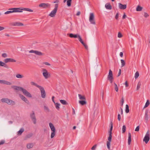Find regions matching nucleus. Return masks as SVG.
Segmentation results:
<instances>
[{"label": "nucleus", "instance_id": "1", "mask_svg": "<svg viewBox=\"0 0 150 150\" xmlns=\"http://www.w3.org/2000/svg\"><path fill=\"white\" fill-rule=\"evenodd\" d=\"M11 87L15 90H20L22 91L23 94L26 97L29 98H31L32 97L31 95L29 92L22 87L16 86H13Z\"/></svg>", "mask_w": 150, "mask_h": 150}, {"label": "nucleus", "instance_id": "2", "mask_svg": "<svg viewBox=\"0 0 150 150\" xmlns=\"http://www.w3.org/2000/svg\"><path fill=\"white\" fill-rule=\"evenodd\" d=\"M9 10H12L13 11V13L14 12H22V10L26 11L29 12H33V10L32 9L24 8H14L9 9Z\"/></svg>", "mask_w": 150, "mask_h": 150}, {"label": "nucleus", "instance_id": "3", "mask_svg": "<svg viewBox=\"0 0 150 150\" xmlns=\"http://www.w3.org/2000/svg\"><path fill=\"white\" fill-rule=\"evenodd\" d=\"M89 21L91 24L95 25L96 24L94 19V15L93 13H90L89 18Z\"/></svg>", "mask_w": 150, "mask_h": 150}, {"label": "nucleus", "instance_id": "4", "mask_svg": "<svg viewBox=\"0 0 150 150\" xmlns=\"http://www.w3.org/2000/svg\"><path fill=\"white\" fill-rule=\"evenodd\" d=\"M110 130L109 131L108 133L109 134V136L108 137V141L111 142L112 140V130L113 128V123L112 122H111L110 123Z\"/></svg>", "mask_w": 150, "mask_h": 150}, {"label": "nucleus", "instance_id": "5", "mask_svg": "<svg viewBox=\"0 0 150 150\" xmlns=\"http://www.w3.org/2000/svg\"><path fill=\"white\" fill-rule=\"evenodd\" d=\"M113 77L112 71L111 69L109 70V74L108 76V79L110 82V83H112L113 81Z\"/></svg>", "mask_w": 150, "mask_h": 150}, {"label": "nucleus", "instance_id": "6", "mask_svg": "<svg viewBox=\"0 0 150 150\" xmlns=\"http://www.w3.org/2000/svg\"><path fill=\"white\" fill-rule=\"evenodd\" d=\"M150 139V136L149 131H148L146 134V135L143 139V141L146 144H147Z\"/></svg>", "mask_w": 150, "mask_h": 150}, {"label": "nucleus", "instance_id": "7", "mask_svg": "<svg viewBox=\"0 0 150 150\" xmlns=\"http://www.w3.org/2000/svg\"><path fill=\"white\" fill-rule=\"evenodd\" d=\"M42 71H43V75L45 79H47L50 77V75L49 74L47 70L46 69H43Z\"/></svg>", "mask_w": 150, "mask_h": 150}, {"label": "nucleus", "instance_id": "8", "mask_svg": "<svg viewBox=\"0 0 150 150\" xmlns=\"http://www.w3.org/2000/svg\"><path fill=\"white\" fill-rule=\"evenodd\" d=\"M30 117L34 124H36V119L34 111L32 112V113L30 114Z\"/></svg>", "mask_w": 150, "mask_h": 150}, {"label": "nucleus", "instance_id": "9", "mask_svg": "<svg viewBox=\"0 0 150 150\" xmlns=\"http://www.w3.org/2000/svg\"><path fill=\"white\" fill-rule=\"evenodd\" d=\"M39 88L42 97L43 98H45L46 97V93L44 88L40 86Z\"/></svg>", "mask_w": 150, "mask_h": 150}, {"label": "nucleus", "instance_id": "10", "mask_svg": "<svg viewBox=\"0 0 150 150\" xmlns=\"http://www.w3.org/2000/svg\"><path fill=\"white\" fill-rule=\"evenodd\" d=\"M50 6V5L48 3H42L39 5V7L43 8H46Z\"/></svg>", "mask_w": 150, "mask_h": 150}, {"label": "nucleus", "instance_id": "11", "mask_svg": "<svg viewBox=\"0 0 150 150\" xmlns=\"http://www.w3.org/2000/svg\"><path fill=\"white\" fill-rule=\"evenodd\" d=\"M10 25L13 26H22L24 25L23 23L19 22H13L10 23Z\"/></svg>", "mask_w": 150, "mask_h": 150}, {"label": "nucleus", "instance_id": "12", "mask_svg": "<svg viewBox=\"0 0 150 150\" xmlns=\"http://www.w3.org/2000/svg\"><path fill=\"white\" fill-rule=\"evenodd\" d=\"M19 96L21 99L28 104H29V102L28 99L23 95L21 94L19 95Z\"/></svg>", "mask_w": 150, "mask_h": 150}, {"label": "nucleus", "instance_id": "13", "mask_svg": "<svg viewBox=\"0 0 150 150\" xmlns=\"http://www.w3.org/2000/svg\"><path fill=\"white\" fill-rule=\"evenodd\" d=\"M4 61L5 63H7L8 62H16V61L12 58H6L4 59Z\"/></svg>", "mask_w": 150, "mask_h": 150}, {"label": "nucleus", "instance_id": "14", "mask_svg": "<svg viewBox=\"0 0 150 150\" xmlns=\"http://www.w3.org/2000/svg\"><path fill=\"white\" fill-rule=\"evenodd\" d=\"M0 83L8 85H11L12 84V83L11 82L4 80H0Z\"/></svg>", "mask_w": 150, "mask_h": 150}, {"label": "nucleus", "instance_id": "15", "mask_svg": "<svg viewBox=\"0 0 150 150\" xmlns=\"http://www.w3.org/2000/svg\"><path fill=\"white\" fill-rule=\"evenodd\" d=\"M118 7L119 8L121 9H125L127 8V5L126 4H122L120 3H119Z\"/></svg>", "mask_w": 150, "mask_h": 150}, {"label": "nucleus", "instance_id": "16", "mask_svg": "<svg viewBox=\"0 0 150 150\" xmlns=\"http://www.w3.org/2000/svg\"><path fill=\"white\" fill-rule=\"evenodd\" d=\"M57 11L53 9L49 14V16L51 17H54L56 14Z\"/></svg>", "mask_w": 150, "mask_h": 150}, {"label": "nucleus", "instance_id": "17", "mask_svg": "<svg viewBox=\"0 0 150 150\" xmlns=\"http://www.w3.org/2000/svg\"><path fill=\"white\" fill-rule=\"evenodd\" d=\"M69 35V36L71 38H76L78 37V36L79 35L78 34H74L72 33H70L68 34Z\"/></svg>", "mask_w": 150, "mask_h": 150}, {"label": "nucleus", "instance_id": "18", "mask_svg": "<svg viewBox=\"0 0 150 150\" xmlns=\"http://www.w3.org/2000/svg\"><path fill=\"white\" fill-rule=\"evenodd\" d=\"M149 110H146L145 111V116H144V118L145 120L146 121H147L149 119V117L148 116V113Z\"/></svg>", "mask_w": 150, "mask_h": 150}, {"label": "nucleus", "instance_id": "19", "mask_svg": "<svg viewBox=\"0 0 150 150\" xmlns=\"http://www.w3.org/2000/svg\"><path fill=\"white\" fill-rule=\"evenodd\" d=\"M49 125L52 131H55V127L52 123H50L49 124Z\"/></svg>", "mask_w": 150, "mask_h": 150}, {"label": "nucleus", "instance_id": "20", "mask_svg": "<svg viewBox=\"0 0 150 150\" xmlns=\"http://www.w3.org/2000/svg\"><path fill=\"white\" fill-rule=\"evenodd\" d=\"M128 145H130L131 142V133L130 132L128 133Z\"/></svg>", "mask_w": 150, "mask_h": 150}, {"label": "nucleus", "instance_id": "21", "mask_svg": "<svg viewBox=\"0 0 150 150\" xmlns=\"http://www.w3.org/2000/svg\"><path fill=\"white\" fill-rule=\"evenodd\" d=\"M16 103L15 102L9 99L8 100V104L10 105H15Z\"/></svg>", "mask_w": 150, "mask_h": 150}, {"label": "nucleus", "instance_id": "22", "mask_svg": "<svg viewBox=\"0 0 150 150\" xmlns=\"http://www.w3.org/2000/svg\"><path fill=\"white\" fill-rule=\"evenodd\" d=\"M105 6V8L107 9L111 10L112 9V6L110 3L106 4Z\"/></svg>", "mask_w": 150, "mask_h": 150}, {"label": "nucleus", "instance_id": "23", "mask_svg": "<svg viewBox=\"0 0 150 150\" xmlns=\"http://www.w3.org/2000/svg\"><path fill=\"white\" fill-rule=\"evenodd\" d=\"M79 103L82 105L86 104L87 102L86 100H80L79 101Z\"/></svg>", "mask_w": 150, "mask_h": 150}, {"label": "nucleus", "instance_id": "24", "mask_svg": "<svg viewBox=\"0 0 150 150\" xmlns=\"http://www.w3.org/2000/svg\"><path fill=\"white\" fill-rule=\"evenodd\" d=\"M33 144L32 143H29L27 144L26 145L27 148L28 149L32 148L33 146Z\"/></svg>", "mask_w": 150, "mask_h": 150}, {"label": "nucleus", "instance_id": "25", "mask_svg": "<svg viewBox=\"0 0 150 150\" xmlns=\"http://www.w3.org/2000/svg\"><path fill=\"white\" fill-rule=\"evenodd\" d=\"M33 135V134L31 133H30V134H27L25 137L24 139L26 140L30 138Z\"/></svg>", "mask_w": 150, "mask_h": 150}, {"label": "nucleus", "instance_id": "26", "mask_svg": "<svg viewBox=\"0 0 150 150\" xmlns=\"http://www.w3.org/2000/svg\"><path fill=\"white\" fill-rule=\"evenodd\" d=\"M35 54H36L40 56H41L44 55V54L42 53L41 52L38 51L37 50H36L35 52Z\"/></svg>", "mask_w": 150, "mask_h": 150}, {"label": "nucleus", "instance_id": "27", "mask_svg": "<svg viewBox=\"0 0 150 150\" xmlns=\"http://www.w3.org/2000/svg\"><path fill=\"white\" fill-rule=\"evenodd\" d=\"M79 99L80 100H86V98L84 96H82L80 94H78Z\"/></svg>", "mask_w": 150, "mask_h": 150}, {"label": "nucleus", "instance_id": "28", "mask_svg": "<svg viewBox=\"0 0 150 150\" xmlns=\"http://www.w3.org/2000/svg\"><path fill=\"white\" fill-rule=\"evenodd\" d=\"M54 104L55 105L56 108L57 110H59L60 109L59 106L60 105V104L57 103H54Z\"/></svg>", "mask_w": 150, "mask_h": 150}, {"label": "nucleus", "instance_id": "29", "mask_svg": "<svg viewBox=\"0 0 150 150\" xmlns=\"http://www.w3.org/2000/svg\"><path fill=\"white\" fill-rule=\"evenodd\" d=\"M8 99L7 98H4L1 99V101L3 103H6L8 104Z\"/></svg>", "mask_w": 150, "mask_h": 150}, {"label": "nucleus", "instance_id": "30", "mask_svg": "<svg viewBox=\"0 0 150 150\" xmlns=\"http://www.w3.org/2000/svg\"><path fill=\"white\" fill-rule=\"evenodd\" d=\"M24 131V129L23 128H21L18 132V134L21 135L22 133Z\"/></svg>", "mask_w": 150, "mask_h": 150}, {"label": "nucleus", "instance_id": "31", "mask_svg": "<svg viewBox=\"0 0 150 150\" xmlns=\"http://www.w3.org/2000/svg\"><path fill=\"white\" fill-rule=\"evenodd\" d=\"M30 84L32 85L36 86L38 88H39L40 86L38 85L37 83L33 81L30 82Z\"/></svg>", "mask_w": 150, "mask_h": 150}, {"label": "nucleus", "instance_id": "32", "mask_svg": "<svg viewBox=\"0 0 150 150\" xmlns=\"http://www.w3.org/2000/svg\"><path fill=\"white\" fill-rule=\"evenodd\" d=\"M60 101L63 105H67L68 104V103L64 100H60Z\"/></svg>", "mask_w": 150, "mask_h": 150}, {"label": "nucleus", "instance_id": "33", "mask_svg": "<svg viewBox=\"0 0 150 150\" xmlns=\"http://www.w3.org/2000/svg\"><path fill=\"white\" fill-rule=\"evenodd\" d=\"M143 8L139 6H138L136 8V11H140L142 10Z\"/></svg>", "mask_w": 150, "mask_h": 150}, {"label": "nucleus", "instance_id": "34", "mask_svg": "<svg viewBox=\"0 0 150 150\" xmlns=\"http://www.w3.org/2000/svg\"><path fill=\"white\" fill-rule=\"evenodd\" d=\"M16 77L17 78H21L24 77L23 75L20 74H17L16 75Z\"/></svg>", "mask_w": 150, "mask_h": 150}, {"label": "nucleus", "instance_id": "35", "mask_svg": "<svg viewBox=\"0 0 150 150\" xmlns=\"http://www.w3.org/2000/svg\"><path fill=\"white\" fill-rule=\"evenodd\" d=\"M129 107L128 105L126 104L125 107V111L126 113H128L129 112Z\"/></svg>", "mask_w": 150, "mask_h": 150}, {"label": "nucleus", "instance_id": "36", "mask_svg": "<svg viewBox=\"0 0 150 150\" xmlns=\"http://www.w3.org/2000/svg\"><path fill=\"white\" fill-rule=\"evenodd\" d=\"M0 66H4L5 67H6V65L4 62L0 61Z\"/></svg>", "mask_w": 150, "mask_h": 150}, {"label": "nucleus", "instance_id": "37", "mask_svg": "<svg viewBox=\"0 0 150 150\" xmlns=\"http://www.w3.org/2000/svg\"><path fill=\"white\" fill-rule=\"evenodd\" d=\"M72 0H67V5L68 6H70L71 5Z\"/></svg>", "mask_w": 150, "mask_h": 150}, {"label": "nucleus", "instance_id": "38", "mask_svg": "<svg viewBox=\"0 0 150 150\" xmlns=\"http://www.w3.org/2000/svg\"><path fill=\"white\" fill-rule=\"evenodd\" d=\"M44 110L45 111L48 112H50V110L45 105L44 106Z\"/></svg>", "mask_w": 150, "mask_h": 150}, {"label": "nucleus", "instance_id": "39", "mask_svg": "<svg viewBox=\"0 0 150 150\" xmlns=\"http://www.w3.org/2000/svg\"><path fill=\"white\" fill-rule=\"evenodd\" d=\"M150 103L148 100H147L145 105L144 107V108H146L149 105Z\"/></svg>", "mask_w": 150, "mask_h": 150}, {"label": "nucleus", "instance_id": "40", "mask_svg": "<svg viewBox=\"0 0 150 150\" xmlns=\"http://www.w3.org/2000/svg\"><path fill=\"white\" fill-rule=\"evenodd\" d=\"M55 131H52V132L51 133V138H53L55 136Z\"/></svg>", "mask_w": 150, "mask_h": 150}, {"label": "nucleus", "instance_id": "41", "mask_svg": "<svg viewBox=\"0 0 150 150\" xmlns=\"http://www.w3.org/2000/svg\"><path fill=\"white\" fill-rule=\"evenodd\" d=\"M110 141H107V147L109 149H110Z\"/></svg>", "mask_w": 150, "mask_h": 150}, {"label": "nucleus", "instance_id": "42", "mask_svg": "<svg viewBox=\"0 0 150 150\" xmlns=\"http://www.w3.org/2000/svg\"><path fill=\"white\" fill-rule=\"evenodd\" d=\"M121 63H122L121 67H123V66H124L125 65V61L123 59H121Z\"/></svg>", "mask_w": 150, "mask_h": 150}, {"label": "nucleus", "instance_id": "43", "mask_svg": "<svg viewBox=\"0 0 150 150\" xmlns=\"http://www.w3.org/2000/svg\"><path fill=\"white\" fill-rule=\"evenodd\" d=\"M141 85V83L140 82H139L137 87V90H138L140 88Z\"/></svg>", "mask_w": 150, "mask_h": 150}, {"label": "nucleus", "instance_id": "44", "mask_svg": "<svg viewBox=\"0 0 150 150\" xmlns=\"http://www.w3.org/2000/svg\"><path fill=\"white\" fill-rule=\"evenodd\" d=\"M139 76V74L138 71H137L135 74V78L136 79Z\"/></svg>", "mask_w": 150, "mask_h": 150}, {"label": "nucleus", "instance_id": "45", "mask_svg": "<svg viewBox=\"0 0 150 150\" xmlns=\"http://www.w3.org/2000/svg\"><path fill=\"white\" fill-rule=\"evenodd\" d=\"M126 129V127L125 126L123 125L122 128V133H124L125 132Z\"/></svg>", "mask_w": 150, "mask_h": 150}, {"label": "nucleus", "instance_id": "46", "mask_svg": "<svg viewBox=\"0 0 150 150\" xmlns=\"http://www.w3.org/2000/svg\"><path fill=\"white\" fill-rule=\"evenodd\" d=\"M124 102L123 97H122L120 101L121 106L122 107L123 105V103Z\"/></svg>", "mask_w": 150, "mask_h": 150}, {"label": "nucleus", "instance_id": "47", "mask_svg": "<svg viewBox=\"0 0 150 150\" xmlns=\"http://www.w3.org/2000/svg\"><path fill=\"white\" fill-rule=\"evenodd\" d=\"M115 85V90L117 92L118 91V88L117 86V85L115 83H114Z\"/></svg>", "mask_w": 150, "mask_h": 150}, {"label": "nucleus", "instance_id": "48", "mask_svg": "<svg viewBox=\"0 0 150 150\" xmlns=\"http://www.w3.org/2000/svg\"><path fill=\"white\" fill-rule=\"evenodd\" d=\"M8 11L4 13V14H7L10 13H13V11Z\"/></svg>", "mask_w": 150, "mask_h": 150}, {"label": "nucleus", "instance_id": "49", "mask_svg": "<svg viewBox=\"0 0 150 150\" xmlns=\"http://www.w3.org/2000/svg\"><path fill=\"white\" fill-rule=\"evenodd\" d=\"M58 4H56L55 5V7L54 9L55 10L57 11V8H58Z\"/></svg>", "mask_w": 150, "mask_h": 150}, {"label": "nucleus", "instance_id": "50", "mask_svg": "<svg viewBox=\"0 0 150 150\" xmlns=\"http://www.w3.org/2000/svg\"><path fill=\"white\" fill-rule=\"evenodd\" d=\"M96 146L97 145L95 144L91 148V149L92 150H95L96 149Z\"/></svg>", "mask_w": 150, "mask_h": 150}, {"label": "nucleus", "instance_id": "51", "mask_svg": "<svg viewBox=\"0 0 150 150\" xmlns=\"http://www.w3.org/2000/svg\"><path fill=\"white\" fill-rule=\"evenodd\" d=\"M122 34L120 32H119L118 34V37L119 38H121L122 37Z\"/></svg>", "mask_w": 150, "mask_h": 150}, {"label": "nucleus", "instance_id": "52", "mask_svg": "<svg viewBox=\"0 0 150 150\" xmlns=\"http://www.w3.org/2000/svg\"><path fill=\"white\" fill-rule=\"evenodd\" d=\"M2 56L3 57L5 58V57H7V54H6L4 53H3L2 54Z\"/></svg>", "mask_w": 150, "mask_h": 150}, {"label": "nucleus", "instance_id": "53", "mask_svg": "<svg viewBox=\"0 0 150 150\" xmlns=\"http://www.w3.org/2000/svg\"><path fill=\"white\" fill-rule=\"evenodd\" d=\"M139 126H138L136 127V129L135 130V131L138 132L139 131Z\"/></svg>", "mask_w": 150, "mask_h": 150}, {"label": "nucleus", "instance_id": "54", "mask_svg": "<svg viewBox=\"0 0 150 150\" xmlns=\"http://www.w3.org/2000/svg\"><path fill=\"white\" fill-rule=\"evenodd\" d=\"M119 13H117L115 16V18L116 20H117L118 18Z\"/></svg>", "mask_w": 150, "mask_h": 150}, {"label": "nucleus", "instance_id": "55", "mask_svg": "<svg viewBox=\"0 0 150 150\" xmlns=\"http://www.w3.org/2000/svg\"><path fill=\"white\" fill-rule=\"evenodd\" d=\"M5 143V141L4 140H1L0 142V145H1L4 144Z\"/></svg>", "mask_w": 150, "mask_h": 150}, {"label": "nucleus", "instance_id": "56", "mask_svg": "<svg viewBox=\"0 0 150 150\" xmlns=\"http://www.w3.org/2000/svg\"><path fill=\"white\" fill-rule=\"evenodd\" d=\"M78 39L79 41L80 42H81V41L82 40L81 37L79 35V36H78Z\"/></svg>", "mask_w": 150, "mask_h": 150}, {"label": "nucleus", "instance_id": "57", "mask_svg": "<svg viewBox=\"0 0 150 150\" xmlns=\"http://www.w3.org/2000/svg\"><path fill=\"white\" fill-rule=\"evenodd\" d=\"M149 16V15L147 13H144V16L145 18H147V17H148Z\"/></svg>", "mask_w": 150, "mask_h": 150}, {"label": "nucleus", "instance_id": "58", "mask_svg": "<svg viewBox=\"0 0 150 150\" xmlns=\"http://www.w3.org/2000/svg\"><path fill=\"white\" fill-rule=\"evenodd\" d=\"M36 50H31L29 51V52L30 53H34L35 52Z\"/></svg>", "mask_w": 150, "mask_h": 150}, {"label": "nucleus", "instance_id": "59", "mask_svg": "<svg viewBox=\"0 0 150 150\" xmlns=\"http://www.w3.org/2000/svg\"><path fill=\"white\" fill-rule=\"evenodd\" d=\"M121 69H120L119 70V72H118V75H117V76H119L121 74Z\"/></svg>", "mask_w": 150, "mask_h": 150}, {"label": "nucleus", "instance_id": "60", "mask_svg": "<svg viewBox=\"0 0 150 150\" xmlns=\"http://www.w3.org/2000/svg\"><path fill=\"white\" fill-rule=\"evenodd\" d=\"M118 119L119 121H120L121 120V116L119 114L118 115Z\"/></svg>", "mask_w": 150, "mask_h": 150}, {"label": "nucleus", "instance_id": "61", "mask_svg": "<svg viewBox=\"0 0 150 150\" xmlns=\"http://www.w3.org/2000/svg\"><path fill=\"white\" fill-rule=\"evenodd\" d=\"M84 46V47H85V49L87 50H88V46L86 45V44H85L84 45H83Z\"/></svg>", "mask_w": 150, "mask_h": 150}, {"label": "nucleus", "instance_id": "62", "mask_svg": "<svg viewBox=\"0 0 150 150\" xmlns=\"http://www.w3.org/2000/svg\"><path fill=\"white\" fill-rule=\"evenodd\" d=\"M125 84L126 87H127L128 86V84L127 81H126L125 83Z\"/></svg>", "mask_w": 150, "mask_h": 150}, {"label": "nucleus", "instance_id": "63", "mask_svg": "<svg viewBox=\"0 0 150 150\" xmlns=\"http://www.w3.org/2000/svg\"><path fill=\"white\" fill-rule=\"evenodd\" d=\"M120 109L121 110V115H122V114H123V109H122V108L121 107L120 108Z\"/></svg>", "mask_w": 150, "mask_h": 150}, {"label": "nucleus", "instance_id": "64", "mask_svg": "<svg viewBox=\"0 0 150 150\" xmlns=\"http://www.w3.org/2000/svg\"><path fill=\"white\" fill-rule=\"evenodd\" d=\"M44 64L46 65H49V66L50 65V64L49 63L47 62H45L44 63Z\"/></svg>", "mask_w": 150, "mask_h": 150}]
</instances>
